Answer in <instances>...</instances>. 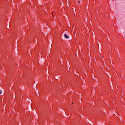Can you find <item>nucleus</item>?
Returning <instances> with one entry per match:
<instances>
[{"mask_svg":"<svg viewBox=\"0 0 125 125\" xmlns=\"http://www.w3.org/2000/svg\"><path fill=\"white\" fill-rule=\"evenodd\" d=\"M79 2H81V1H79Z\"/></svg>","mask_w":125,"mask_h":125,"instance_id":"3","label":"nucleus"},{"mask_svg":"<svg viewBox=\"0 0 125 125\" xmlns=\"http://www.w3.org/2000/svg\"><path fill=\"white\" fill-rule=\"evenodd\" d=\"M64 37H65L66 38V39H68V38H69V36H67V35L66 34H64Z\"/></svg>","mask_w":125,"mask_h":125,"instance_id":"1","label":"nucleus"},{"mask_svg":"<svg viewBox=\"0 0 125 125\" xmlns=\"http://www.w3.org/2000/svg\"><path fill=\"white\" fill-rule=\"evenodd\" d=\"M2 93V92L0 90V94H1Z\"/></svg>","mask_w":125,"mask_h":125,"instance_id":"2","label":"nucleus"}]
</instances>
